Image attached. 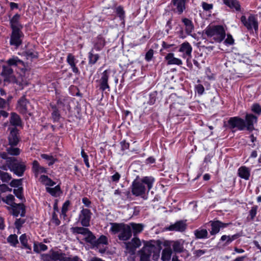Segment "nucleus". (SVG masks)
<instances>
[{
  "instance_id": "63",
  "label": "nucleus",
  "mask_w": 261,
  "mask_h": 261,
  "mask_svg": "<svg viewBox=\"0 0 261 261\" xmlns=\"http://www.w3.org/2000/svg\"><path fill=\"white\" fill-rule=\"evenodd\" d=\"M52 219L53 220V222L56 224L57 225H59L60 223V220L58 219L57 215L56 214V212H54L53 213L52 215Z\"/></svg>"
},
{
  "instance_id": "49",
  "label": "nucleus",
  "mask_w": 261,
  "mask_h": 261,
  "mask_svg": "<svg viewBox=\"0 0 261 261\" xmlns=\"http://www.w3.org/2000/svg\"><path fill=\"white\" fill-rule=\"evenodd\" d=\"M9 107V99L5 100L0 97V109H8Z\"/></svg>"
},
{
  "instance_id": "34",
  "label": "nucleus",
  "mask_w": 261,
  "mask_h": 261,
  "mask_svg": "<svg viewBox=\"0 0 261 261\" xmlns=\"http://www.w3.org/2000/svg\"><path fill=\"white\" fill-rule=\"evenodd\" d=\"M2 200L7 204L9 205V206H13L17 204L15 203V197L12 194L8 195L5 198H2Z\"/></svg>"
},
{
  "instance_id": "53",
  "label": "nucleus",
  "mask_w": 261,
  "mask_h": 261,
  "mask_svg": "<svg viewBox=\"0 0 261 261\" xmlns=\"http://www.w3.org/2000/svg\"><path fill=\"white\" fill-rule=\"evenodd\" d=\"M257 207L256 206H253L251 207V210L249 211L250 219L253 220L256 214Z\"/></svg>"
},
{
  "instance_id": "60",
  "label": "nucleus",
  "mask_w": 261,
  "mask_h": 261,
  "mask_svg": "<svg viewBox=\"0 0 261 261\" xmlns=\"http://www.w3.org/2000/svg\"><path fill=\"white\" fill-rule=\"evenodd\" d=\"M203 9L205 11H208L213 8V5L203 2L202 4Z\"/></svg>"
},
{
  "instance_id": "1",
  "label": "nucleus",
  "mask_w": 261,
  "mask_h": 261,
  "mask_svg": "<svg viewBox=\"0 0 261 261\" xmlns=\"http://www.w3.org/2000/svg\"><path fill=\"white\" fill-rule=\"evenodd\" d=\"M144 246L137 254L138 261H151L150 257L153 253L152 258L157 260L160 256L161 246L153 241H143Z\"/></svg>"
},
{
  "instance_id": "58",
  "label": "nucleus",
  "mask_w": 261,
  "mask_h": 261,
  "mask_svg": "<svg viewBox=\"0 0 261 261\" xmlns=\"http://www.w3.org/2000/svg\"><path fill=\"white\" fill-rule=\"evenodd\" d=\"M0 191L2 192H6V191L11 192L12 191V189L9 188V187L6 184H2L0 185Z\"/></svg>"
},
{
  "instance_id": "39",
  "label": "nucleus",
  "mask_w": 261,
  "mask_h": 261,
  "mask_svg": "<svg viewBox=\"0 0 261 261\" xmlns=\"http://www.w3.org/2000/svg\"><path fill=\"white\" fill-rule=\"evenodd\" d=\"M7 242L11 245L15 247L18 243V240L16 234H11L7 238Z\"/></svg>"
},
{
  "instance_id": "55",
  "label": "nucleus",
  "mask_w": 261,
  "mask_h": 261,
  "mask_svg": "<svg viewBox=\"0 0 261 261\" xmlns=\"http://www.w3.org/2000/svg\"><path fill=\"white\" fill-rule=\"evenodd\" d=\"M154 54V51L152 49H150L146 54L145 55V60L147 61H149L151 60L153 57V55Z\"/></svg>"
},
{
  "instance_id": "32",
  "label": "nucleus",
  "mask_w": 261,
  "mask_h": 261,
  "mask_svg": "<svg viewBox=\"0 0 261 261\" xmlns=\"http://www.w3.org/2000/svg\"><path fill=\"white\" fill-rule=\"evenodd\" d=\"M40 181L45 186H54L56 182L53 181L46 175H41L39 178Z\"/></svg>"
},
{
  "instance_id": "27",
  "label": "nucleus",
  "mask_w": 261,
  "mask_h": 261,
  "mask_svg": "<svg viewBox=\"0 0 261 261\" xmlns=\"http://www.w3.org/2000/svg\"><path fill=\"white\" fill-rule=\"evenodd\" d=\"M67 61L68 63L71 66L72 71L76 74L79 73V71L78 68L76 67L75 64V58L71 54H69L67 58Z\"/></svg>"
},
{
  "instance_id": "2",
  "label": "nucleus",
  "mask_w": 261,
  "mask_h": 261,
  "mask_svg": "<svg viewBox=\"0 0 261 261\" xmlns=\"http://www.w3.org/2000/svg\"><path fill=\"white\" fill-rule=\"evenodd\" d=\"M154 181V178L151 176H145L141 179L137 176L132 183V194L144 198L146 192H148L152 188Z\"/></svg>"
},
{
  "instance_id": "41",
  "label": "nucleus",
  "mask_w": 261,
  "mask_h": 261,
  "mask_svg": "<svg viewBox=\"0 0 261 261\" xmlns=\"http://www.w3.org/2000/svg\"><path fill=\"white\" fill-rule=\"evenodd\" d=\"M7 66L10 67L11 66H17L19 64L23 63V62L19 60L17 57H13L9 59L7 61Z\"/></svg>"
},
{
  "instance_id": "3",
  "label": "nucleus",
  "mask_w": 261,
  "mask_h": 261,
  "mask_svg": "<svg viewBox=\"0 0 261 261\" xmlns=\"http://www.w3.org/2000/svg\"><path fill=\"white\" fill-rule=\"evenodd\" d=\"M0 158L6 161L11 171L18 176H21L26 169V166L23 162H16L17 160L14 157H8L5 153H0Z\"/></svg>"
},
{
  "instance_id": "22",
  "label": "nucleus",
  "mask_w": 261,
  "mask_h": 261,
  "mask_svg": "<svg viewBox=\"0 0 261 261\" xmlns=\"http://www.w3.org/2000/svg\"><path fill=\"white\" fill-rule=\"evenodd\" d=\"M186 228V224L183 221H179L174 224L171 225L168 229L170 231H183Z\"/></svg>"
},
{
  "instance_id": "26",
  "label": "nucleus",
  "mask_w": 261,
  "mask_h": 261,
  "mask_svg": "<svg viewBox=\"0 0 261 261\" xmlns=\"http://www.w3.org/2000/svg\"><path fill=\"white\" fill-rule=\"evenodd\" d=\"M224 3L231 9H234L236 11H240L241 6L237 0H223Z\"/></svg>"
},
{
  "instance_id": "9",
  "label": "nucleus",
  "mask_w": 261,
  "mask_h": 261,
  "mask_svg": "<svg viewBox=\"0 0 261 261\" xmlns=\"http://www.w3.org/2000/svg\"><path fill=\"white\" fill-rule=\"evenodd\" d=\"M10 213L15 217H18L20 215L21 217H24L25 214V208L22 203H18L13 206H7Z\"/></svg>"
},
{
  "instance_id": "20",
  "label": "nucleus",
  "mask_w": 261,
  "mask_h": 261,
  "mask_svg": "<svg viewBox=\"0 0 261 261\" xmlns=\"http://www.w3.org/2000/svg\"><path fill=\"white\" fill-rule=\"evenodd\" d=\"M20 15L15 14L11 19V26L13 31H20L22 28V25L19 22Z\"/></svg>"
},
{
  "instance_id": "48",
  "label": "nucleus",
  "mask_w": 261,
  "mask_h": 261,
  "mask_svg": "<svg viewBox=\"0 0 261 261\" xmlns=\"http://www.w3.org/2000/svg\"><path fill=\"white\" fill-rule=\"evenodd\" d=\"M237 238V235H233L231 237L228 236L224 235L221 237V240L224 241L226 240L227 243L231 242L233 240Z\"/></svg>"
},
{
  "instance_id": "61",
  "label": "nucleus",
  "mask_w": 261,
  "mask_h": 261,
  "mask_svg": "<svg viewBox=\"0 0 261 261\" xmlns=\"http://www.w3.org/2000/svg\"><path fill=\"white\" fill-rule=\"evenodd\" d=\"M116 12L117 14L121 18H123L124 17V12L122 8H121V7H117L116 9Z\"/></svg>"
},
{
  "instance_id": "13",
  "label": "nucleus",
  "mask_w": 261,
  "mask_h": 261,
  "mask_svg": "<svg viewBox=\"0 0 261 261\" xmlns=\"http://www.w3.org/2000/svg\"><path fill=\"white\" fill-rule=\"evenodd\" d=\"M109 74L107 70L104 71L101 74V77L99 80V89L102 91L107 90L110 91V86L108 84Z\"/></svg>"
},
{
  "instance_id": "30",
  "label": "nucleus",
  "mask_w": 261,
  "mask_h": 261,
  "mask_svg": "<svg viewBox=\"0 0 261 261\" xmlns=\"http://www.w3.org/2000/svg\"><path fill=\"white\" fill-rule=\"evenodd\" d=\"M10 123L14 126H20L21 121L20 117L15 113H12L10 118Z\"/></svg>"
},
{
  "instance_id": "62",
  "label": "nucleus",
  "mask_w": 261,
  "mask_h": 261,
  "mask_svg": "<svg viewBox=\"0 0 261 261\" xmlns=\"http://www.w3.org/2000/svg\"><path fill=\"white\" fill-rule=\"evenodd\" d=\"M40 165L38 161H34L33 163V169L36 173L37 171H38Z\"/></svg>"
},
{
  "instance_id": "29",
  "label": "nucleus",
  "mask_w": 261,
  "mask_h": 261,
  "mask_svg": "<svg viewBox=\"0 0 261 261\" xmlns=\"http://www.w3.org/2000/svg\"><path fill=\"white\" fill-rule=\"evenodd\" d=\"M27 99L22 97L18 101V109L19 111L22 113H26L27 112Z\"/></svg>"
},
{
  "instance_id": "21",
  "label": "nucleus",
  "mask_w": 261,
  "mask_h": 261,
  "mask_svg": "<svg viewBox=\"0 0 261 261\" xmlns=\"http://www.w3.org/2000/svg\"><path fill=\"white\" fill-rule=\"evenodd\" d=\"M165 59L167 61L168 65H180L182 63L180 59L174 57L173 53H168Z\"/></svg>"
},
{
  "instance_id": "54",
  "label": "nucleus",
  "mask_w": 261,
  "mask_h": 261,
  "mask_svg": "<svg viewBox=\"0 0 261 261\" xmlns=\"http://www.w3.org/2000/svg\"><path fill=\"white\" fill-rule=\"evenodd\" d=\"M81 155L84 159V161L88 168L90 167V165L88 161V156L86 153L84 152V149L81 151Z\"/></svg>"
},
{
  "instance_id": "5",
  "label": "nucleus",
  "mask_w": 261,
  "mask_h": 261,
  "mask_svg": "<svg viewBox=\"0 0 261 261\" xmlns=\"http://www.w3.org/2000/svg\"><path fill=\"white\" fill-rule=\"evenodd\" d=\"M204 32L208 37H212L217 42H221L226 36L224 29L221 25L208 26L205 29Z\"/></svg>"
},
{
  "instance_id": "52",
  "label": "nucleus",
  "mask_w": 261,
  "mask_h": 261,
  "mask_svg": "<svg viewBox=\"0 0 261 261\" xmlns=\"http://www.w3.org/2000/svg\"><path fill=\"white\" fill-rule=\"evenodd\" d=\"M25 220L23 219H16L15 222V227L17 229H19L22 225L25 223Z\"/></svg>"
},
{
  "instance_id": "17",
  "label": "nucleus",
  "mask_w": 261,
  "mask_h": 261,
  "mask_svg": "<svg viewBox=\"0 0 261 261\" xmlns=\"http://www.w3.org/2000/svg\"><path fill=\"white\" fill-rule=\"evenodd\" d=\"M16 145L13 144H8L6 146V151L2 152L1 153H5L7 154L8 157L9 155H18L20 153V149L16 147Z\"/></svg>"
},
{
  "instance_id": "19",
  "label": "nucleus",
  "mask_w": 261,
  "mask_h": 261,
  "mask_svg": "<svg viewBox=\"0 0 261 261\" xmlns=\"http://www.w3.org/2000/svg\"><path fill=\"white\" fill-rule=\"evenodd\" d=\"M129 225L132 231V234L133 233L134 237H137L139 233H141L143 231L144 228V225L141 223H135L132 222L130 223Z\"/></svg>"
},
{
  "instance_id": "45",
  "label": "nucleus",
  "mask_w": 261,
  "mask_h": 261,
  "mask_svg": "<svg viewBox=\"0 0 261 261\" xmlns=\"http://www.w3.org/2000/svg\"><path fill=\"white\" fill-rule=\"evenodd\" d=\"M52 109L53 110L52 114H51L52 118L54 121H57L59 120L60 117V115L59 114V111L56 108V107L54 106H52Z\"/></svg>"
},
{
  "instance_id": "37",
  "label": "nucleus",
  "mask_w": 261,
  "mask_h": 261,
  "mask_svg": "<svg viewBox=\"0 0 261 261\" xmlns=\"http://www.w3.org/2000/svg\"><path fill=\"white\" fill-rule=\"evenodd\" d=\"M85 240L86 242L90 243L95 246L96 243V237L93 235L92 232L90 231L85 236Z\"/></svg>"
},
{
  "instance_id": "38",
  "label": "nucleus",
  "mask_w": 261,
  "mask_h": 261,
  "mask_svg": "<svg viewBox=\"0 0 261 261\" xmlns=\"http://www.w3.org/2000/svg\"><path fill=\"white\" fill-rule=\"evenodd\" d=\"M19 240H20L21 245H22V248H24L29 249L30 251L31 250V246L28 244V240H27V236L25 234H22L20 237Z\"/></svg>"
},
{
  "instance_id": "43",
  "label": "nucleus",
  "mask_w": 261,
  "mask_h": 261,
  "mask_svg": "<svg viewBox=\"0 0 261 261\" xmlns=\"http://www.w3.org/2000/svg\"><path fill=\"white\" fill-rule=\"evenodd\" d=\"M98 54H93L91 52L89 53V63L90 64H94L99 59Z\"/></svg>"
},
{
  "instance_id": "46",
  "label": "nucleus",
  "mask_w": 261,
  "mask_h": 261,
  "mask_svg": "<svg viewBox=\"0 0 261 261\" xmlns=\"http://www.w3.org/2000/svg\"><path fill=\"white\" fill-rule=\"evenodd\" d=\"M108 243V239L107 238L102 235L98 239H96V243L95 246H98L99 244H107Z\"/></svg>"
},
{
  "instance_id": "35",
  "label": "nucleus",
  "mask_w": 261,
  "mask_h": 261,
  "mask_svg": "<svg viewBox=\"0 0 261 261\" xmlns=\"http://www.w3.org/2000/svg\"><path fill=\"white\" fill-rule=\"evenodd\" d=\"M46 190L51 195L56 197L58 194L61 192V188L59 185H57L54 188L46 187Z\"/></svg>"
},
{
  "instance_id": "50",
  "label": "nucleus",
  "mask_w": 261,
  "mask_h": 261,
  "mask_svg": "<svg viewBox=\"0 0 261 261\" xmlns=\"http://www.w3.org/2000/svg\"><path fill=\"white\" fill-rule=\"evenodd\" d=\"M25 56L28 59H33L34 58H37V53L36 52H33L31 50H28L25 53Z\"/></svg>"
},
{
  "instance_id": "7",
  "label": "nucleus",
  "mask_w": 261,
  "mask_h": 261,
  "mask_svg": "<svg viewBox=\"0 0 261 261\" xmlns=\"http://www.w3.org/2000/svg\"><path fill=\"white\" fill-rule=\"evenodd\" d=\"M41 259L43 261H64V253L59 251H50L48 254L41 255Z\"/></svg>"
},
{
  "instance_id": "14",
  "label": "nucleus",
  "mask_w": 261,
  "mask_h": 261,
  "mask_svg": "<svg viewBox=\"0 0 261 261\" xmlns=\"http://www.w3.org/2000/svg\"><path fill=\"white\" fill-rule=\"evenodd\" d=\"M247 129L252 131L254 129V124L257 122V117L252 114H246V117Z\"/></svg>"
},
{
  "instance_id": "11",
  "label": "nucleus",
  "mask_w": 261,
  "mask_h": 261,
  "mask_svg": "<svg viewBox=\"0 0 261 261\" xmlns=\"http://www.w3.org/2000/svg\"><path fill=\"white\" fill-rule=\"evenodd\" d=\"M126 248L131 254H134L136 248L141 245L140 240L136 236L134 237L130 242L126 243Z\"/></svg>"
},
{
  "instance_id": "59",
  "label": "nucleus",
  "mask_w": 261,
  "mask_h": 261,
  "mask_svg": "<svg viewBox=\"0 0 261 261\" xmlns=\"http://www.w3.org/2000/svg\"><path fill=\"white\" fill-rule=\"evenodd\" d=\"M64 261H81L79 257H78L77 256H74L72 258L71 257H67L65 256V254L64 253Z\"/></svg>"
},
{
  "instance_id": "36",
  "label": "nucleus",
  "mask_w": 261,
  "mask_h": 261,
  "mask_svg": "<svg viewBox=\"0 0 261 261\" xmlns=\"http://www.w3.org/2000/svg\"><path fill=\"white\" fill-rule=\"evenodd\" d=\"M194 234L196 238L204 239L206 238L208 235L207 231L205 229L200 230L197 229L195 230Z\"/></svg>"
},
{
  "instance_id": "42",
  "label": "nucleus",
  "mask_w": 261,
  "mask_h": 261,
  "mask_svg": "<svg viewBox=\"0 0 261 261\" xmlns=\"http://www.w3.org/2000/svg\"><path fill=\"white\" fill-rule=\"evenodd\" d=\"M41 156L42 159L48 161V165L49 166L53 165L57 161V159L54 158V156L51 155L41 154Z\"/></svg>"
},
{
  "instance_id": "40",
  "label": "nucleus",
  "mask_w": 261,
  "mask_h": 261,
  "mask_svg": "<svg viewBox=\"0 0 261 261\" xmlns=\"http://www.w3.org/2000/svg\"><path fill=\"white\" fill-rule=\"evenodd\" d=\"M172 247L175 252L180 253L184 250L183 245L179 241L174 242L172 245Z\"/></svg>"
},
{
  "instance_id": "24",
  "label": "nucleus",
  "mask_w": 261,
  "mask_h": 261,
  "mask_svg": "<svg viewBox=\"0 0 261 261\" xmlns=\"http://www.w3.org/2000/svg\"><path fill=\"white\" fill-rule=\"evenodd\" d=\"M192 47L188 42H184L181 44L179 51L184 53V56L186 55L188 56H191Z\"/></svg>"
},
{
  "instance_id": "47",
  "label": "nucleus",
  "mask_w": 261,
  "mask_h": 261,
  "mask_svg": "<svg viewBox=\"0 0 261 261\" xmlns=\"http://www.w3.org/2000/svg\"><path fill=\"white\" fill-rule=\"evenodd\" d=\"M22 188L20 187L18 188L17 189H14L13 190V193L15 195V196L20 200H23L24 199V197L22 195Z\"/></svg>"
},
{
  "instance_id": "57",
  "label": "nucleus",
  "mask_w": 261,
  "mask_h": 261,
  "mask_svg": "<svg viewBox=\"0 0 261 261\" xmlns=\"http://www.w3.org/2000/svg\"><path fill=\"white\" fill-rule=\"evenodd\" d=\"M195 88H196L197 92L199 95H201L204 91V88L203 86L201 84H198V85H196L195 86Z\"/></svg>"
},
{
  "instance_id": "12",
  "label": "nucleus",
  "mask_w": 261,
  "mask_h": 261,
  "mask_svg": "<svg viewBox=\"0 0 261 261\" xmlns=\"http://www.w3.org/2000/svg\"><path fill=\"white\" fill-rule=\"evenodd\" d=\"M228 124L231 128L237 127L239 130H243L246 127L245 121L243 119L237 117L230 118Z\"/></svg>"
},
{
  "instance_id": "4",
  "label": "nucleus",
  "mask_w": 261,
  "mask_h": 261,
  "mask_svg": "<svg viewBox=\"0 0 261 261\" xmlns=\"http://www.w3.org/2000/svg\"><path fill=\"white\" fill-rule=\"evenodd\" d=\"M110 230L114 234L119 233L118 238L121 241H127L132 237V231L129 224L111 223Z\"/></svg>"
},
{
  "instance_id": "16",
  "label": "nucleus",
  "mask_w": 261,
  "mask_h": 261,
  "mask_svg": "<svg viewBox=\"0 0 261 261\" xmlns=\"http://www.w3.org/2000/svg\"><path fill=\"white\" fill-rule=\"evenodd\" d=\"M18 135V130L16 128H13L11 130L10 135L8 137V144L17 145L19 141V138Z\"/></svg>"
},
{
  "instance_id": "33",
  "label": "nucleus",
  "mask_w": 261,
  "mask_h": 261,
  "mask_svg": "<svg viewBox=\"0 0 261 261\" xmlns=\"http://www.w3.org/2000/svg\"><path fill=\"white\" fill-rule=\"evenodd\" d=\"M172 250L170 248H165L162 254L161 259L163 261H168L171 258Z\"/></svg>"
},
{
  "instance_id": "10",
  "label": "nucleus",
  "mask_w": 261,
  "mask_h": 261,
  "mask_svg": "<svg viewBox=\"0 0 261 261\" xmlns=\"http://www.w3.org/2000/svg\"><path fill=\"white\" fill-rule=\"evenodd\" d=\"M91 213L87 208H83L79 215V220L82 225L84 227H88L90 225Z\"/></svg>"
},
{
  "instance_id": "25",
  "label": "nucleus",
  "mask_w": 261,
  "mask_h": 261,
  "mask_svg": "<svg viewBox=\"0 0 261 261\" xmlns=\"http://www.w3.org/2000/svg\"><path fill=\"white\" fill-rule=\"evenodd\" d=\"M172 3L176 7L179 14H181L186 9V0H172Z\"/></svg>"
},
{
  "instance_id": "18",
  "label": "nucleus",
  "mask_w": 261,
  "mask_h": 261,
  "mask_svg": "<svg viewBox=\"0 0 261 261\" xmlns=\"http://www.w3.org/2000/svg\"><path fill=\"white\" fill-rule=\"evenodd\" d=\"M228 225L227 223H223L219 221L211 222L212 230L210 233L212 235H215L218 233L221 227H225Z\"/></svg>"
},
{
  "instance_id": "23",
  "label": "nucleus",
  "mask_w": 261,
  "mask_h": 261,
  "mask_svg": "<svg viewBox=\"0 0 261 261\" xmlns=\"http://www.w3.org/2000/svg\"><path fill=\"white\" fill-rule=\"evenodd\" d=\"M182 22L185 25V31L188 35L193 36L192 32L194 31V27L192 21L188 18H185L182 20Z\"/></svg>"
},
{
  "instance_id": "64",
  "label": "nucleus",
  "mask_w": 261,
  "mask_h": 261,
  "mask_svg": "<svg viewBox=\"0 0 261 261\" xmlns=\"http://www.w3.org/2000/svg\"><path fill=\"white\" fill-rule=\"evenodd\" d=\"M234 40L232 36L230 35H227V37L225 40V43L229 45H231L233 43Z\"/></svg>"
},
{
  "instance_id": "15",
  "label": "nucleus",
  "mask_w": 261,
  "mask_h": 261,
  "mask_svg": "<svg viewBox=\"0 0 261 261\" xmlns=\"http://www.w3.org/2000/svg\"><path fill=\"white\" fill-rule=\"evenodd\" d=\"M22 33L21 31H12L10 43L11 45H15L16 47L21 43V37Z\"/></svg>"
},
{
  "instance_id": "51",
  "label": "nucleus",
  "mask_w": 261,
  "mask_h": 261,
  "mask_svg": "<svg viewBox=\"0 0 261 261\" xmlns=\"http://www.w3.org/2000/svg\"><path fill=\"white\" fill-rule=\"evenodd\" d=\"M251 110L258 115L261 113V107L258 103L253 104L251 107Z\"/></svg>"
},
{
  "instance_id": "28",
  "label": "nucleus",
  "mask_w": 261,
  "mask_h": 261,
  "mask_svg": "<svg viewBox=\"0 0 261 261\" xmlns=\"http://www.w3.org/2000/svg\"><path fill=\"white\" fill-rule=\"evenodd\" d=\"M238 174L240 177L247 180L250 176V170L249 168L242 166L239 169Z\"/></svg>"
},
{
  "instance_id": "6",
  "label": "nucleus",
  "mask_w": 261,
  "mask_h": 261,
  "mask_svg": "<svg viewBox=\"0 0 261 261\" xmlns=\"http://www.w3.org/2000/svg\"><path fill=\"white\" fill-rule=\"evenodd\" d=\"M2 75L4 77V80L5 82L16 83V79L13 74V70L9 66L4 65Z\"/></svg>"
},
{
  "instance_id": "8",
  "label": "nucleus",
  "mask_w": 261,
  "mask_h": 261,
  "mask_svg": "<svg viewBox=\"0 0 261 261\" xmlns=\"http://www.w3.org/2000/svg\"><path fill=\"white\" fill-rule=\"evenodd\" d=\"M241 20L248 30H252L253 28L255 31L257 30L258 23L254 15H250L248 19H246L245 16H242Z\"/></svg>"
},
{
  "instance_id": "56",
  "label": "nucleus",
  "mask_w": 261,
  "mask_h": 261,
  "mask_svg": "<svg viewBox=\"0 0 261 261\" xmlns=\"http://www.w3.org/2000/svg\"><path fill=\"white\" fill-rule=\"evenodd\" d=\"M21 180H22L21 179H13L11 181L10 185L12 187H18L19 185H21Z\"/></svg>"
},
{
  "instance_id": "31",
  "label": "nucleus",
  "mask_w": 261,
  "mask_h": 261,
  "mask_svg": "<svg viewBox=\"0 0 261 261\" xmlns=\"http://www.w3.org/2000/svg\"><path fill=\"white\" fill-rule=\"evenodd\" d=\"M71 230L73 233L77 234H81L84 236L89 233L90 230L84 227H72Z\"/></svg>"
},
{
  "instance_id": "44",
  "label": "nucleus",
  "mask_w": 261,
  "mask_h": 261,
  "mask_svg": "<svg viewBox=\"0 0 261 261\" xmlns=\"http://www.w3.org/2000/svg\"><path fill=\"white\" fill-rule=\"evenodd\" d=\"M0 179L2 181L7 182L11 179V176L7 172L1 171L0 173Z\"/></svg>"
}]
</instances>
